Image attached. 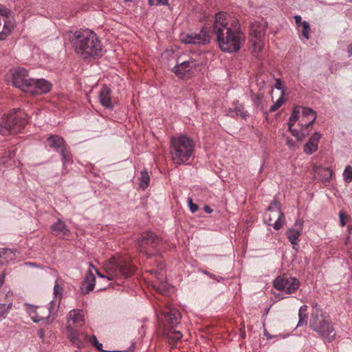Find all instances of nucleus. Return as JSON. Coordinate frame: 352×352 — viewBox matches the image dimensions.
<instances>
[{"instance_id":"nucleus-1","label":"nucleus","mask_w":352,"mask_h":352,"mask_svg":"<svg viewBox=\"0 0 352 352\" xmlns=\"http://www.w3.org/2000/svg\"><path fill=\"white\" fill-rule=\"evenodd\" d=\"M213 32L219 48L224 52H238L245 41L239 21L232 19L226 12H219L215 14Z\"/></svg>"},{"instance_id":"nucleus-2","label":"nucleus","mask_w":352,"mask_h":352,"mask_svg":"<svg viewBox=\"0 0 352 352\" xmlns=\"http://www.w3.org/2000/svg\"><path fill=\"white\" fill-rule=\"evenodd\" d=\"M71 43L74 52L83 59L96 58L102 55V44L96 34L89 29L74 32Z\"/></svg>"},{"instance_id":"nucleus-3","label":"nucleus","mask_w":352,"mask_h":352,"mask_svg":"<svg viewBox=\"0 0 352 352\" xmlns=\"http://www.w3.org/2000/svg\"><path fill=\"white\" fill-rule=\"evenodd\" d=\"M309 327L317 333L324 342H331L336 338V331L329 315L320 309H315L311 314Z\"/></svg>"},{"instance_id":"nucleus-4","label":"nucleus","mask_w":352,"mask_h":352,"mask_svg":"<svg viewBox=\"0 0 352 352\" xmlns=\"http://www.w3.org/2000/svg\"><path fill=\"white\" fill-rule=\"evenodd\" d=\"M195 148L193 140L186 135L173 137L170 140V153L173 163L181 165L192 155Z\"/></svg>"},{"instance_id":"nucleus-5","label":"nucleus","mask_w":352,"mask_h":352,"mask_svg":"<svg viewBox=\"0 0 352 352\" xmlns=\"http://www.w3.org/2000/svg\"><path fill=\"white\" fill-rule=\"evenodd\" d=\"M104 269L106 275L101 274L96 269L94 270L99 277L107 278L109 280L129 277L134 271V267L129 261L115 258H111L105 263Z\"/></svg>"},{"instance_id":"nucleus-6","label":"nucleus","mask_w":352,"mask_h":352,"mask_svg":"<svg viewBox=\"0 0 352 352\" xmlns=\"http://www.w3.org/2000/svg\"><path fill=\"white\" fill-rule=\"evenodd\" d=\"M164 318L170 327V329L166 333L168 343L174 346L176 342L182 338L180 331H176L174 328L180 323L181 314L178 310L175 309H168V311H164Z\"/></svg>"},{"instance_id":"nucleus-7","label":"nucleus","mask_w":352,"mask_h":352,"mask_svg":"<svg viewBox=\"0 0 352 352\" xmlns=\"http://www.w3.org/2000/svg\"><path fill=\"white\" fill-rule=\"evenodd\" d=\"M285 215L280 210V204L277 201L272 202L265 214V221L272 226L274 230H280L285 224Z\"/></svg>"},{"instance_id":"nucleus-8","label":"nucleus","mask_w":352,"mask_h":352,"mask_svg":"<svg viewBox=\"0 0 352 352\" xmlns=\"http://www.w3.org/2000/svg\"><path fill=\"white\" fill-rule=\"evenodd\" d=\"M53 301H51L47 306H33L28 305L27 312L34 322L38 323L42 322L45 324L52 322L54 318H51L52 314Z\"/></svg>"},{"instance_id":"nucleus-9","label":"nucleus","mask_w":352,"mask_h":352,"mask_svg":"<svg viewBox=\"0 0 352 352\" xmlns=\"http://www.w3.org/2000/svg\"><path fill=\"white\" fill-rule=\"evenodd\" d=\"M12 84L14 87L21 89L23 91L29 92L32 91L33 78L28 76V71L24 68H16L11 71Z\"/></svg>"},{"instance_id":"nucleus-10","label":"nucleus","mask_w":352,"mask_h":352,"mask_svg":"<svg viewBox=\"0 0 352 352\" xmlns=\"http://www.w3.org/2000/svg\"><path fill=\"white\" fill-rule=\"evenodd\" d=\"M161 242V239L154 232L146 231L141 234L137 243L140 252L148 254V251L156 248Z\"/></svg>"},{"instance_id":"nucleus-11","label":"nucleus","mask_w":352,"mask_h":352,"mask_svg":"<svg viewBox=\"0 0 352 352\" xmlns=\"http://www.w3.org/2000/svg\"><path fill=\"white\" fill-rule=\"evenodd\" d=\"M210 34L206 27L201 28L198 33L182 34L181 41L185 44L206 45L210 41Z\"/></svg>"},{"instance_id":"nucleus-12","label":"nucleus","mask_w":352,"mask_h":352,"mask_svg":"<svg viewBox=\"0 0 352 352\" xmlns=\"http://www.w3.org/2000/svg\"><path fill=\"white\" fill-rule=\"evenodd\" d=\"M198 63L195 59H189L177 64L173 69V72L180 78H188L195 74L198 69Z\"/></svg>"},{"instance_id":"nucleus-13","label":"nucleus","mask_w":352,"mask_h":352,"mask_svg":"<svg viewBox=\"0 0 352 352\" xmlns=\"http://www.w3.org/2000/svg\"><path fill=\"white\" fill-rule=\"evenodd\" d=\"M274 287L279 291L292 294L298 289L299 282L293 277H278L274 281Z\"/></svg>"},{"instance_id":"nucleus-14","label":"nucleus","mask_w":352,"mask_h":352,"mask_svg":"<svg viewBox=\"0 0 352 352\" xmlns=\"http://www.w3.org/2000/svg\"><path fill=\"white\" fill-rule=\"evenodd\" d=\"M3 118L9 119V123L13 125L10 129V133L19 131L27 123V115L21 109H14L11 113Z\"/></svg>"},{"instance_id":"nucleus-15","label":"nucleus","mask_w":352,"mask_h":352,"mask_svg":"<svg viewBox=\"0 0 352 352\" xmlns=\"http://www.w3.org/2000/svg\"><path fill=\"white\" fill-rule=\"evenodd\" d=\"M47 141L51 148L60 153L64 164L69 160V153L66 149L65 141L62 137L56 135H50Z\"/></svg>"},{"instance_id":"nucleus-16","label":"nucleus","mask_w":352,"mask_h":352,"mask_svg":"<svg viewBox=\"0 0 352 352\" xmlns=\"http://www.w3.org/2000/svg\"><path fill=\"white\" fill-rule=\"evenodd\" d=\"M303 226V219H298L296 220L294 227L289 228L285 233L294 248L298 245V238L302 234Z\"/></svg>"},{"instance_id":"nucleus-17","label":"nucleus","mask_w":352,"mask_h":352,"mask_svg":"<svg viewBox=\"0 0 352 352\" xmlns=\"http://www.w3.org/2000/svg\"><path fill=\"white\" fill-rule=\"evenodd\" d=\"M10 14L9 10L0 8V15L3 17L4 23L3 30L0 32V41L5 40L14 30V25L9 19Z\"/></svg>"},{"instance_id":"nucleus-18","label":"nucleus","mask_w":352,"mask_h":352,"mask_svg":"<svg viewBox=\"0 0 352 352\" xmlns=\"http://www.w3.org/2000/svg\"><path fill=\"white\" fill-rule=\"evenodd\" d=\"M67 335L72 344L78 348H80L82 343L88 339L86 334L74 329L70 325L67 327Z\"/></svg>"},{"instance_id":"nucleus-19","label":"nucleus","mask_w":352,"mask_h":352,"mask_svg":"<svg viewBox=\"0 0 352 352\" xmlns=\"http://www.w3.org/2000/svg\"><path fill=\"white\" fill-rule=\"evenodd\" d=\"M267 23L265 21H254L250 25V34L251 38H264L267 30Z\"/></svg>"},{"instance_id":"nucleus-20","label":"nucleus","mask_w":352,"mask_h":352,"mask_svg":"<svg viewBox=\"0 0 352 352\" xmlns=\"http://www.w3.org/2000/svg\"><path fill=\"white\" fill-rule=\"evenodd\" d=\"M33 82L32 84V91H29L32 94H45L51 89V83L43 78L33 79Z\"/></svg>"},{"instance_id":"nucleus-21","label":"nucleus","mask_w":352,"mask_h":352,"mask_svg":"<svg viewBox=\"0 0 352 352\" xmlns=\"http://www.w3.org/2000/svg\"><path fill=\"white\" fill-rule=\"evenodd\" d=\"M321 134L319 132H315L309 139L304 146V152L307 155H311L318 150V142L321 138Z\"/></svg>"},{"instance_id":"nucleus-22","label":"nucleus","mask_w":352,"mask_h":352,"mask_svg":"<svg viewBox=\"0 0 352 352\" xmlns=\"http://www.w3.org/2000/svg\"><path fill=\"white\" fill-rule=\"evenodd\" d=\"M98 98L100 104L107 108L112 109L111 90L107 86L104 85L99 91Z\"/></svg>"},{"instance_id":"nucleus-23","label":"nucleus","mask_w":352,"mask_h":352,"mask_svg":"<svg viewBox=\"0 0 352 352\" xmlns=\"http://www.w3.org/2000/svg\"><path fill=\"white\" fill-rule=\"evenodd\" d=\"M84 316L82 311L80 309H73L67 315V325H70L72 322L73 324L82 326L84 324Z\"/></svg>"},{"instance_id":"nucleus-24","label":"nucleus","mask_w":352,"mask_h":352,"mask_svg":"<svg viewBox=\"0 0 352 352\" xmlns=\"http://www.w3.org/2000/svg\"><path fill=\"white\" fill-rule=\"evenodd\" d=\"M302 118H306L307 121L305 122H302L301 120V126L302 127H309L311 126L312 124L316 119V113L312 109L308 107L302 108Z\"/></svg>"},{"instance_id":"nucleus-25","label":"nucleus","mask_w":352,"mask_h":352,"mask_svg":"<svg viewBox=\"0 0 352 352\" xmlns=\"http://www.w3.org/2000/svg\"><path fill=\"white\" fill-rule=\"evenodd\" d=\"M96 278L91 270H89V274L86 276L85 281L82 284L80 289L83 294H89L94 289L95 286Z\"/></svg>"},{"instance_id":"nucleus-26","label":"nucleus","mask_w":352,"mask_h":352,"mask_svg":"<svg viewBox=\"0 0 352 352\" xmlns=\"http://www.w3.org/2000/svg\"><path fill=\"white\" fill-rule=\"evenodd\" d=\"M313 168L314 172L320 176L322 181L328 182L330 180L333 172L329 168L314 165Z\"/></svg>"},{"instance_id":"nucleus-27","label":"nucleus","mask_w":352,"mask_h":352,"mask_svg":"<svg viewBox=\"0 0 352 352\" xmlns=\"http://www.w3.org/2000/svg\"><path fill=\"white\" fill-rule=\"evenodd\" d=\"M52 229L56 232L57 235L65 236L69 234V230L65 223L60 219L52 225Z\"/></svg>"},{"instance_id":"nucleus-28","label":"nucleus","mask_w":352,"mask_h":352,"mask_svg":"<svg viewBox=\"0 0 352 352\" xmlns=\"http://www.w3.org/2000/svg\"><path fill=\"white\" fill-rule=\"evenodd\" d=\"M264 38L256 39L251 38L250 42L252 43L251 51L254 56H257L263 50L264 47Z\"/></svg>"},{"instance_id":"nucleus-29","label":"nucleus","mask_w":352,"mask_h":352,"mask_svg":"<svg viewBox=\"0 0 352 352\" xmlns=\"http://www.w3.org/2000/svg\"><path fill=\"white\" fill-rule=\"evenodd\" d=\"M307 305H302L300 307L298 311V318L299 320L297 324L298 327L303 326L304 324H307Z\"/></svg>"},{"instance_id":"nucleus-30","label":"nucleus","mask_w":352,"mask_h":352,"mask_svg":"<svg viewBox=\"0 0 352 352\" xmlns=\"http://www.w3.org/2000/svg\"><path fill=\"white\" fill-rule=\"evenodd\" d=\"M9 119L1 118L0 121V133L3 135L10 134V129L13 126L12 124L9 123Z\"/></svg>"},{"instance_id":"nucleus-31","label":"nucleus","mask_w":352,"mask_h":352,"mask_svg":"<svg viewBox=\"0 0 352 352\" xmlns=\"http://www.w3.org/2000/svg\"><path fill=\"white\" fill-rule=\"evenodd\" d=\"M140 186L142 189H145L148 186L150 182V177L146 170H142L140 173Z\"/></svg>"},{"instance_id":"nucleus-32","label":"nucleus","mask_w":352,"mask_h":352,"mask_svg":"<svg viewBox=\"0 0 352 352\" xmlns=\"http://www.w3.org/2000/svg\"><path fill=\"white\" fill-rule=\"evenodd\" d=\"M300 109V107H296L293 110L292 115H291V116L289 119V121L287 122L289 128H292L294 125L295 122L298 120Z\"/></svg>"},{"instance_id":"nucleus-33","label":"nucleus","mask_w":352,"mask_h":352,"mask_svg":"<svg viewBox=\"0 0 352 352\" xmlns=\"http://www.w3.org/2000/svg\"><path fill=\"white\" fill-rule=\"evenodd\" d=\"M234 113L236 116H240L243 119H246L248 116V111L244 110V107L241 104L236 106L234 110H230V113Z\"/></svg>"},{"instance_id":"nucleus-34","label":"nucleus","mask_w":352,"mask_h":352,"mask_svg":"<svg viewBox=\"0 0 352 352\" xmlns=\"http://www.w3.org/2000/svg\"><path fill=\"white\" fill-rule=\"evenodd\" d=\"M302 26V35L303 37L306 39L309 38V34H310V25L308 21H304L302 23H301Z\"/></svg>"},{"instance_id":"nucleus-35","label":"nucleus","mask_w":352,"mask_h":352,"mask_svg":"<svg viewBox=\"0 0 352 352\" xmlns=\"http://www.w3.org/2000/svg\"><path fill=\"white\" fill-rule=\"evenodd\" d=\"M343 179L346 183H351L352 182V167L346 166L343 172Z\"/></svg>"},{"instance_id":"nucleus-36","label":"nucleus","mask_w":352,"mask_h":352,"mask_svg":"<svg viewBox=\"0 0 352 352\" xmlns=\"http://www.w3.org/2000/svg\"><path fill=\"white\" fill-rule=\"evenodd\" d=\"M283 95L284 93L282 92V94L280 96V98L276 100V102L273 105L271 106L270 109V111L271 112L276 111L285 103V100L284 99Z\"/></svg>"},{"instance_id":"nucleus-37","label":"nucleus","mask_w":352,"mask_h":352,"mask_svg":"<svg viewBox=\"0 0 352 352\" xmlns=\"http://www.w3.org/2000/svg\"><path fill=\"white\" fill-rule=\"evenodd\" d=\"M89 341L91 343L93 346H94L98 350L102 352V351H104L102 349V344L100 343L97 339V338L95 336H92L91 337H88Z\"/></svg>"},{"instance_id":"nucleus-38","label":"nucleus","mask_w":352,"mask_h":352,"mask_svg":"<svg viewBox=\"0 0 352 352\" xmlns=\"http://www.w3.org/2000/svg\"><path fill=\"white\" fill-rule=\"evenodd\" d=\"M151 272L155 275V276L156 277V278L159 280V282L160 283H162V284L164 283L166 276H165V273L162 270H161L160 272H158L155 270H153L151 271Z\"/></svg>"},{"instance_id":"nucleus-39","label":"nucleus","mask_w":352,"mask_h":352,"mask_svg":"<svg viewBox=\"0 0 352 352\" xmlns=\"http://www.w3.org/2000/svg\"><path fill=\"white\" fill-rule=\"evenodd\" d=\"M289 131L300 142L303 141V140L305 138V136H306L305 134H304L302 132L298 131V130L293 129L292 127L289 128Z\"/></svg>"},{"instance_id":"nucleus-40","label":"nucleus","mask_w":352,"mask_h":352,"mask_svg":"<svg viewBox=\"0 0 352 352\" xmlns=\"http://www.w3.org/2000/svg\"><path fill=\"white\" fill-rule=\"evenodd\" d=\"M12 306V303L8 304V305L5 304L0 305V318L5 317L8 311L11 309Z\"/></svg>"},{"instance_id":"nucleus-41","label":"nucleus","mask_w":352,"mask_h":352,"mask_svg":"<svg viewBox=\"0 0 352 352\" xmlns=\"http://www.w3.org/2000/svg\"><path fill=\"white\" fill-rule=\"evenodd\" d=\"M54 294L56 298H58V300L60 299L62 295V287L57 283V282L54 287Z\"/></svg>"},{"instance_id":"nucleus-42","label":"nucleus","mask_w":352,"mask_h":352,"mask_svg":"<svg viewBox=\"0 0 352 352\" xmlns=\"http://www.w3.org/2000/svg\"><path fill=\"white\" fill-rule=\"evenodd\" d=\"M168 0H148L150 6L168 5Z\"/></svg>"},{"instance_id":"nucleus-43","label":"nucleus","mask_w":352,"mask_h":352,"mask_svg":"<svg viewBox=\"0 0 352 352\" xmlns=\"http://www.w3.org/2000/svg\"><path fill=\"white\" fill-rule=\"evenodd\" d=\"M14 155V151H9L6 153V156H3L0 159V164H6L8 161V159H10Z\"/></svg>"},{"instance_id":"nucleus-44","label":"nucleus","mask_w":352,"mask_h":352,"mask_svg":"<svg viewBox=\"0 0 352 352\" xmlns=\"http://www.w3.org/2000/svg\"><path fill=\"white\" fill-rule=\"evenodd\" d=\"M188 204L190 210L192 213H195V212L197 211L198 206L192 202V199L190 197L188 198Z\"/></svg>"},{"instance_id":"nucleus-45","label":"nucleus","mask_w":352,"mask_h":352,"mask_svg":"<svg viewBox=\"0 0 352 352\" xmlns=\"http://www.w3.org/2000/svg\"><path fill=\"white\" fill-rule=\"evenodd\" d=\"M339 219H340V226L342 227H344L346 225V219H347V215L345 212L340 211L339 212Z\"/></svg>"},{"instance_id":"nucleus-46","label":"nucleus","mask_w":352,"mask_h":352,"mask_svg":"<svg viewBox=\"0 0 352 352\" xmlns=\"http://www.w3.org/2000/svg\"><path fill=\"white\" fill-rule=\"evenodd\" d=\"M286 144L290 149H292V150H295L297 148V146H296L295 142L293 140L289 139V138H287Z\"/></svg>"},{"instance_id":"nucleus-47","label":"nucleus","mask_w":352,"mask_h":352,"mask_svg":"<svg viewBox=\"0 0 352 352\" xmlns=\"http://www.w3.org/2000/svg\"><path fill=\"white\" fill-rule=\"evenodd\" d=\"M294 18L296 24L298 26L301 25V23H302V17L300 15H295Z\"/></svg>"},{"instance_id":"nucleus-48","label":"nucleus","mask_w":352,"mask_h":352,"mask_svg":"<svg viewBox=\"0 0 352 352\" xmlns=\"http://www.w3.org/2000/svg\"><path fill=\"white\" fill-rule=\"evenodd\" d=\"M6 274L3 273L0 276V285H3L5 280Z\"/></svg>"},{"instance_id":"nucleus-49","label":"nucleus","mask_w":352,"mask_h":352,"mask_svg":"<svg viewBox=\"0 0 352 352\" xmlns=\"http://www.w3.org/2000/svg\"><path fill=\"white\" fill-rule=\"evenodd\" d=\"M347 52L349 56H351L352 55V43L349 45Z\"/></svg>"},{"instance_id":"nucleus-50","label":"nucleus","mask_w":352,"mask_h":352,"mask_svg":"<svg viewBox=\"0 0 352 352\" xmlns=\"http://www.w3.org/2000/svg\"><path fill=\"white\" fill-rule=\"evenodd\" d=\"M204 209L208 213H211L212 211L208 206H205Z\"/></svg>"},{"instance_id":"nucleus-51","label":"nucleus","mask_w":352,"mask_h":352,"mask_svg":"<svg viewBox=\"0 0 352 352\" xmlns=\"http://www.w3.org/2000/svg\"><path fill=\"white\" fill-rule=\"evenodd\" d=\"M280 85H281L280 82V80H278L277 81V83H276V88H277V89H281Z\"/></svg>"},{"instance_id":"nucleus-52","label":"nucleus","mask_w":352,"mask_h":352,"mask_svg":"<svg viewBox=\"0 0 352 352\" xmlns=\"http://www.w3.org/2000/svg\"><path fill=\"white\" fill-rule=\"evenodd\" d=\"M25 265H30V266H34V267L36 266V265L35 263H26Z\"/></svg>"},{"instance_id":"nucleus-53","label":"nucleus","mask_w":352,"mask_h":352,"mask_svg":"<svg viewBox=\"0 0 352 352\" xmlns=\"http://www.w3.org/2000/svg\"><path fill=\"white\" fill-rule=\"evenodd\" d=\"M204 273L205 274L210 275V274H209L208 272H206V271H204Z\"/></svg>"},{"instance_id":"nucleus-54","label":"nucleus","mask_w":352,"mask_h":352,"mask_svg":"<svg viewBox=\"0 0 352 352\" xmlns=\"http://www.w3.org/2000/svg\"><path fill=\"white\" fill-rule=\"evenodd\" d=\"M89 265H90V267L94 268V266H93V265H92V264H90Z\"/></svg>"}]
</instances>
